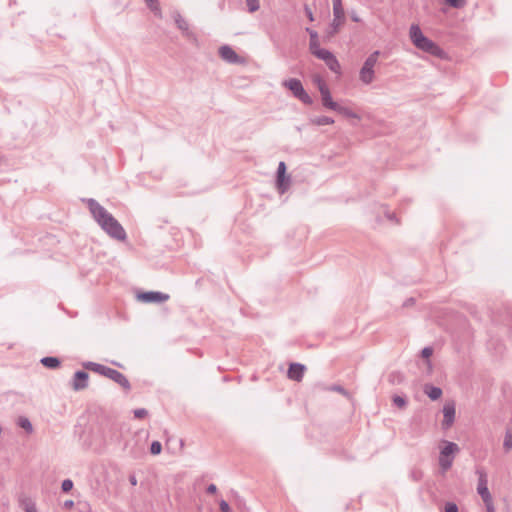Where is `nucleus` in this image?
I'll return each mask as SVG.
<instances>
[{
	"instance_id": "nucleus-1",
	"label": "nucleus",
	"mask_w": 512,
	"mask_h": 512,
	"mask_svg": "<svg viewBox=\"0 0 512 512\" xmlns=\"http://www.w3.org/2000/svg\"><path fill=\"white\" fill-rule=\"evenodd\" d=\"M84 201L86 202L93 219L102 230H104L111 238L116 240L124 241L126 239L127 235L124 228L111 213H109L93 198L85 199Z\"/></svg>"
},
{
	"instance_id": "nucleus-2",
	"label": "nucleus",
	"mask_w": 512,
	"mask_h": 512,
	"mask_svg": "<svg viewBox=\"0 0 512 512\" xmlns=\"http://www.w3.org/2000/svg\"><path fill=\"white\" fill-rule=\"evenodd\" d=\"M409 36L413 45L428 54L443 58L444 51L432 40L427 38L421 31L420 27L416 24L411 25L409 30Z\"/></svg>"
},
{
	"instance_id": "nucleus-3",
	"label": "nucleus",
	"mask_w": 512,
	"mask_h": 512,
	"mask_svg": "<svg viewBox=\"0 0 512 512\" xmlns=\"http://www.w3.org/2000/svg\"><path fill=\"white\" fill-rule=\"evenodd\" d=\"M442 443L444 446L440 450L439 466L442 472H446L451 468L454 456L460 451V449L459 446L454 442L444 440Z\"/></svg>"
},
{
	"instance_id": "nucleus-4",
	"label": "nucleus",
	"mask_w": 512,
	"mask_h": 512,
	"mask_svg": "<svg viewBox=\"0 0 512 512\" xmlns=\"http://www.w3.org/2000/svg\"><path fill=\"white\" fill-rule=\"evenodd\" d=\"M379 54V51H374L373 53H371L366 58V60L363 63V66L359 71V79L365 85L371 84L375 79L374 67L377 64Z\"/></svg>"
},
{
	"instance_id": "nucleus-5",
	"label": "nucleus",
	"mask_w": 512,
	"mask_h": 512,
	"mask_svg": "<svg viewBox=\"0 0 512 512\" xmlns=\"http://www.w3.org/2000/svg\"><path fill=\"white\" fill-rule=\"evenodd\" d=\"M478 476L477 492L481 496L486 508L492 509V496L488 489L487 473L483 468H477Z\"/></svg>"
},
{
	"instance_id": "nucleus-6",
	"label": "nucleus",
	"mask_w": 512,
	"mask_h": 512,
	"mask_svg": "<svg viewBox=\"0 0 512 512\" xmlns=\"http://www.w3.org/2000/svg\"><path fill=\"white\" fill-rule=\"evenodd\" d=\"M283 86L288 88L292 92L294 97L302 101L304 104H312L313 100L303 88V85L300 80L296 78H290L283 82Z\"/></svg>"
},
{
	"instance_id": "nucleus-7",
	"label": "nucleus",
	"mask_w": 512,
	"mask_h": 512,
	"mask_svg": "<svg viewBox=\"0 0 512 512\" xmlns=\"http://www.w3.org/2000/svg\"><path fill=\"white\" fill-rule=\"evenodd\" d=\"M311 53L318 59L323 60L331 71L335 73L340 71V64L337 58L330 51L319 47Z\"/></svg>"
},
{
	"instance_id": "nucleus-8",
	"label": "nucleus",
	"mask_w": 512,
	"mask_h": 512,
	"mask_svg": "<svg viewBox=\"0 0 512 512\" xmlns=\"http://www.w3.org/2000/svg\"><path fill=\"white\" fill-rule=\"evenodd\" d=\"M169 298L168 294L158 291L142 292L137 295V299L145 303H163Z\"/></svg>"
},
{
	"instance_id": "nucleus-9",
	"label": "nucleus",
	"mask_w": 512,
	"mask_h": 512,
	"mask_svg": "<svg viewBox=\"0 0 512 512\" xmlns=\"http://www.w3.org/2000/svg\"><path fill=\"white\" fill-rule=\"evenodd\" d=\"M173 18H174L177 28L182 31L183 35L187 39H189L193 42H196L197 37H196L195 33L192 30H190L188 22L181 16V14L178 12H175L173 15Z\"/></svg>"
},
{
	"instance_id": "nucleus-10",
	"label": "nucleus",
	"mask_w": 512,
	"mask_h": 512,
	"mask_svg": "<svg viewBox=\"0 0 512 512\" xmlns=\"http://www.w3.org/2000/svg\"><path fill=\"white\" fill-rule=\"evenodd\" d=\"M104 376L119 384L125 390H130L131 388L126 376L113 368L107 367Z\"/></svg>"
},
{
	"instance_id": "nucleus-11",
	"label": "nucleus",
	"mask_w": 512,
	"mask_h": 512,
	"mask_svg": "<svg viewBox=\"0 0 512 512\" xmlns=\"http://www.w3.org/2000/svg\"><path fill=\"white\" fill-rule=\"evenodd\" d=\"M89 375L85 371H77L71 381V386L74 391L84 390L88 386Z\"/></svg>"
},
{
	"instance_id": "nucleus-12",
	"label": "nucleus",
	"mask_w": 512,
	"mask_h": 512,
	"mask_svg": "<svg viewBox=\"0 0 512 512\" xmlns=\"http://www.w3.org/2000/svg\"><path fill=\"white\" fill-rule=\"evenodd\" d=\"M455 405L453 402H447L443 407V422L442 426L443 428L447 429L451 427V425L454 423L455 420Z\"/></svg>"
},
{
	"instance_id": "nucleus-13",
	"label": "nucleus",
	"mask_w": 512,
	"mask_h": 512,
	"mask_svg": "<svg viewBox=\"0 0 512 512\" xmlns=\"http://www.w3.org/2000/svg\"><path fill=\"white\" fill-rule=\"evenodd\" d=\"M220 57L228 63L236 64L240 62V57L237 53L228 45H223L219 48Z\"/></svg>"
},
{
	"instance_id": "nucleus-14",
	"label": "nucleus",
	"mask_w": 512,
	"mask_h": 512,
	"mask_svg": "<svg viewBox=\"0 0 512 512\" xmlns=\"http://www.w3.org/2000/svg\"><path fill=\"white\" fill-rule=\"evenodd\" d=\"M305 366L300 363H292L288 369V377L295 381H300L303 378Z\"/></svg>"
},
{
	"instance_id": "nucleus-15",
	"label": "nucleus",
	"mask_w": 512,
	"mask_h": 512,
	"mask_svg": "<svg viewBox=\"0 0 512 512\" xmlns=\"http://www.w3.org/2000/svg\"><path fill=\"white\" fill-rule=\"evenodd\" d=\"M306 32L310 36L309 50L310 52H313L320 47L318 33L311 28H306Z\"/></svg>"
},
{
	"instance_id": "nucleus-16",
	"label": "nucleus",
	"mask_w": 512,
	"mask_h": 512,
	"mask_svg": "<svg viewBox=\"0 0 512 512\" xmlns=\"http://www.w3.org/2000/svg\"><path fill=\"white\" fill-rule=\"evenodd\" d=\"M424 392L433 401L438 400L442 395L441 388L432 385H425Z\"/></svg>"
},
{
	"instance_id": "nucleus-17",
	"label": "nucleus",
	"mask_w": 512,
	"mask_h": 512,
	"mask_svg": "<svg viewBox=\"0 0 512 512\" xmlns=\"http://www.w3.org/2000/svg\"><path fill=\"white\" fill-rule=\"evenodd\" d=\"M83 366H84V368H86L90 371L96 372L102 376H104L106 369H107V366H104L102 364H98L95 362H85L83 364Z\"/></svg>"
},
{
	"instance_id": "nucleus-18",
	"label": "nucleus",
	"mask_w": 512,
	"mask_h": 512,
	"mask_svg": "<svg viewBox=\"0 0 512 512\" xmlns=\"http://www.w3.org/2000/svg\"><path fill=\"white\" fill-rule=\"evenodd\" d=\"M83 366H84V368H86L90 371L96 372L102 376H104L106 369H107V366H104L102 364H98L95 362H85L83 364Z\"/></svg>"
},
{
	"instance_id": "nucleus-19",
	"label": "nucleus",
	"mask_w": 512,
	"mask_h": 512,
	"mask_svg": "<svg viewBox=\"0 0 512 512\" xmlns=\"http://www.w3.org/2000/svg\"><path fill=\"white\" fill-rule=\"evenodd\" d=\"M19 504L25 510V512L36 509L35 502L30 497L25 495L19 497Z\"/></svg>"
},
{
	"instance_id": "nucleus-20",
	"label": "nucleus",
	"mask_w": 512,
	"mask_h": 512,
	"mask_svg": "<svg viewBox=\"0 0 512 512\" xmlns=\"http://www.w3.org/2000/svg\"><path fill=\"white\" fill-rule=\"evenodd\" d=\"M344 21H336L333 19L331 24L329 25L327 31H326V37L328 39L332 38L335 34L338 33L340 27L343 25Z\"/></svg>"
},
{
	"instance_id": "nucleus-21",
	"label": "nucleus",
	"mask_w": 512,
	"mask_h": 512,
	"mask_svg": "<svg viewBox=\"0 0 512 512\" xmlns=\"http://www.w3.org/2000/svg\"><path fill=\"white\" fill-rule=\"evenodd\" d=\"M291 178L290 176L283 175V181L280 183L279 178L276 180L277 189L280 194H284L290 187Z\"/></svg>"
},
{
	"instance_id": "nucleus-22",
	"label": "nucleus",
	"mask_w": 512,
	"mask_h": 512,
	"mask_svg": "<svg viewBox=\"0 0 512 512\" xmlns=\"http://www.w3.org/2000/svg\"><path fill=\"white\" fill-rule=\"evenodd\" d=\"M40 362L49 369H55L60 365V360L57 357H43Z\"/></svg>"
},
{
	"instance_id": "nucleus-23",
	"label": "nucleus",
	"mask_w": 512,
	"mask_h": 512,
	"mask_svg": "<svg viewBox=\"0 0 512 512\" xmlns=\"http://www.w3.org/2000/svg\"><path fill=\"white\" fill-rule=\"evenodd\" d=\"M334 111H336L348 118L360 119V117L357 113H355L351 109L341 106L339 104H338V108H335Z\"/></svg>"
},
{
	"instance_id": "nucleus-24",
	"label": "nucleus",
	"mask_w": 512,
	"mask_h": 512,
	"mask_svg": "<svg viewBox=\"0 0 512 512\" xmlns=\"http://www.w3.org/2000/svg\"><path fill=\"white\" fill-rule=\"evenodd\" d=\"M148 8L158 17H162V11L158 0H144Z\"/></svg>"
},
{
	"instance_id": "nucleus-25",
	"label": "nucleus",
	"mask_w": 512,
	"mask_h": 512,
	"mask_svg": "<svg viewBox=\"0 0 512 512\" xmlns=\"http://www.w3.org/2000/svg\"><path fill=\"white\" fill-rule=\"evenodd\" d=\"M322 104L324 107L331 109L334 111L335 108H338V103L333 101L331 94H326L321 96Z\"/></svg>"
},
{
	"instance_id": "nucleus-26",
	"label": "nucleus",
	"mask_w": 512,
	"mask_h": 512,
	"mask_svg": "<svg viewBox=\"0 0 512 512\" xmlns=\"http://www.w3.org/2000/svg\"><path fill=\"white\" fill-rule=\"evenodd\" d=\"M333 19L336 21H344L345 13L342 4L333 5Z\"/></svg>"
},
{
	"instance_id": "nucleus-27",
	"label": "nucleus",
	"mask_w": 512,
	"mask_h": 512,
	"mask_svg": "<svg viewBox=\"0 0 512 512\" xmlns=\"http://www.w3.org/2000/svg\"><path fill=\"white\" fill-rule=\"evenodd\" d=\"M311 122L315 125H318V126H323V125H331L334 123V120L330 117H327V116H319V117H316V118H313L311 119Z\"/></svg>"
},
{
	"instance_id": "nucleus-28",
	"label": "nucleus",
	"mask_w": 512,
	"mask_h": 512,
	"mask_svg": "<svg viewBox=\"0 0 512 512\" xmlns=\"http://www.w3.org/2000/svg\"><path fill=\"white\" fill-rule=\"evenodd\" d=\"M503 448L506 452L512 449V430L507 429L504 436Z\"/></svg>"
},
{
	"instance_id": "nucleus-29",
	"label": "nucleus",
	"mask_w": 512,
	"mask_h": 512,
	"mask_svg": "<svg viewBox=\"0 0 512 512\" xmlns=\"http://www.w3.org/2000/svg\"><path fill=\"white\" fill-rule=\"evenodd\" d=\"M17 424L28 433L33 431V426L30 420L26 417H19Z\"/></svg>"
},
{
	"instance_id": "nucleus-30",
	"label": "nucleus",
	"mask_w": 512,
	"mask_h": 512,
	"mask_svg": "<svg viewBox=\"0 0 512 512\" xmlns=\"http://www.w3.org/2000/svg\"><path fill=\"white\" fill-rule=\"evenodd\" d=\"M245 1L247 4V7H248V11L251 13L256 12L260 7L259 0H245Z\"/></svg>"
},
{
	"instance_id": "nucleus-31",
	"label": "nucleus",
	"mask_w": 512,
	"mask_h": 512,
	"mask_svg": "<svg viewBox=\"0 0 512 512\" xmlns=\"http://www.w3.org/2000/svg\"><path fill=\"white\" fill-rule=\"evenodd\" d=\"M389 381L392 383V384H399L403 381V376L401 373L399 372H392L390 375H389Z\"/></svg>"
},
{
	"instance_id": "nucleus-32",
	"label": "nucleus",
	"mask_w": 512,
	"mask_h": 512,
	"mask_svg": "<svg viewBox=\"0 0 512 512\" xmlns=\"http://www.w3.org/2000/svg\"><path fill=\"white\" fill-rule=\"evenodd\" d=\"M283 175H286V165L281 161L277 168V178H279L280 183L283 181Z\"/></svg>"
},
{
	"instance_id": "nucleus-33",
	"label": "nucleus",
	"mask_w": 512,
	"mask_h": 512,
	"mask_svg": "<svg viewBox=\"0 0 512 512\" xmlns=\"http://www.w3.org/2000/svg\"><path fill=\"white\" fill-rule=\"evenodd\" d=\"M161 450H162V445L159 441H153L151 443V446H150L151 454L158 455V454H160Z\"/></svg>"
},
{
	"instance_id": "nucleus-34",
	"label": "nucleus",
	"mask_w": 512,
	"mask_h": 512,
	"mask_svg": "<svg viewBox=\"0 0 512 512\" xmlns=\"http://www.w3.org/2000/svg\"><path fill=\"white\" fill-rule=\"evenodd\" d=\"M73 481L71 479H65L61 483V489L63 492L67 493L73 489Z\"/></svg>"
},
{
	"instance_id": "nucleus-35",
	"label": "nucleus",
	"mask_w": 512,
	"mask_h": 512,
	"mask_svg": "<svg viewBox=\"0 0 512 512\" xmlns=\"http://www.w3.org/2000/svg\"><path fill=\"white\" fill-rule=\"evenodd\" d=\"M447 4H449L453 8H462L465 6V0H445Z\"/></svg>"
},
{
	"instance_id": "nucleus-36",
	"label": "nucleus",
	"mask_w": 512,
	"mask_h": 512,
	"mask_svg": "<svg viewBox=\"0 0 512 512\" xmlns=\"http://www.w3.org/2000/svg\"><path fill=\"white\" fill-rule=\"evenodd\" d=\"M393 403H394L397 407H399V408H403V407H405V405H406V400H405L403 397H401V396H394V397H393Z\"/></svg>"
},
{
	"instance_id": "nucleus-37",
	"label": "nucleus",
	"mask_w": 512,
	"mask_h": 512,
	"mask_svg": "<svg viewBox=\"0 0 512 512\" xmlns=\"http://www.w3.org/2000/svg\"><path fill=\"white\" fill-rule=\"evenodd\" d=\"M133 413H134V417L138 418V419H142V418L146 417L148 414L147 410L144 408L135 409L133 411Z\"/></svg>"
},
{
	"instance_id": "nucleus-38",
	"label": "nucleus",
	"mask_w": 512,
	"mask_h": 512,
	"mask_svg": "<svg viewBox=\"0 0 512 512\" xmlns=\"http://www.w3.org/2000/svg\"><path fill=\"white\" fill-rule=\"evenodd\" d=\"M445 512H459V511H458V507L455 503L448 502L445 505Z\"/></svg>"
},
{
	"instance_id": "nucleus-39",
	"label": "nucleus",
	"mask_w": 512,
	"mask_h": 512,
	"mask_svg": "<svg viewBox=\"0 0 512 512\" xmlns=\"http://www.w3.org/2000/svg\"><path fill=\"white\" fill-rule=\"evenodd\" d=\"M319 91H320L321 96L330 93L328 86L324 82H321V81L319 82Z\"/></svg>"
},
{
	"instance_id": "nucleus-40",
	"label": "nucleus",
	"mask_w": 512,
	"mask_h": 512,
	"mask_svg": "<svg viewBox=\"0 0 512 512\" xmlns=\"http://www.w3.org/2000/svg\"><path fill=\"white\" fill-rule=\"evenodd\" d=\"M433 354V349L431 347H425L421 351V355L423 358H429Z\"/></svg>"
},
{
	"instance_id": "nucleus-41",
	"label": "nucleus",
	"mask_w": 512,
	"mask_h": 512,
	"mask_svg": "<svg viewBox=\"0 0 512 512\" xmlns=\"http://www.w3.org/2000/svg\"><path fill=\"white\" fill-rule=\"evenodd\" d=\"M219 506L221 512H231L230 506L225 500H221Z\"/></svg>"
},
{
	"instance_id": "nucleus-42",
	"label": "nucleus",
	"mask_w": 512,
	"mask_h": 512,
	"mask_svg": "<svg viewBox=\"0 0 512 512\" xmlns=\"http://www.w3.org/2000/svg\"><path fill=\"white\" fill-rule=\"evenodd\" d=\"M304 11H305V14H306L307 18L310 21H314L313 12H312V10L310 9V7L308 5L304 6Z\"/></svg>"
},
{
	"instance_id": "nucleus-43",
	"label": "nucleus",
	"mask_w": 512,
	"mask_h": 512,
	"mask_svg": "<svg viewBox=\"0 0 512 512\" xmlns=\"http://www.w3.org/2000/svg\"><path fill=\"white\" fill-rule=\"evenodd\" d=\"M331 390L336 391V392H339V393H341V394H343V395H347L346 390H345L342 386H339V385H335V386H333V387L331 388Z\"/></svg>"
},
{
	"instance_id": "nucleus-44",
	"label": "nucleus",
	"mask_w": 512,
	"mask_h": 512,
	"mask_svg": "<svg viewBox=\"0 0 512 512\" xmlns=\"http://www.w3.org/2000/svg\"><path fill=\"white\" fill-rule=\"evenodd\" d=\"M206 491L209 494H215L217 492V487L215 484H210V485H208Z\"/></svg>"
},
{
	"instance_id": "nucleus-45",
	"label": "nucleus",
	"mask_w": 512,
	"mask_h": 512,
	"mask_svg": "<svg viewBox=\"0 0 512 512\" xmlns=\"http://www.w3.org/2000/svg\"><path fill=\"white\" fill-rule=\"evenodd\" d=\"M129 482L132 486H136L137 485V478L134 474H131L129 476Z\"/></svg>"
},
{
	"instance_id": "nucleus-46",
	"label": "nucleus",
	"mask_w": 512,
	"mask_h": 512,
	"mask_svg": "<svg viewBox=\"0 0 512 512\" xmlns=\"http://www.w3.org/2000/svg\"><path fill=\"white\" fill-rule=\"evenodd\" d=\"M74 506V502L72 500H66L64 502V507L67 508V509H70Z\"/></svg>"
},
{
	"instance_id": "nucleus-47",
	"label": "nucleus",
	"mask_w": 512,
	"mask_h": 512,
	"mask_svg": "<svg viewBox=\"0 0 512 512\" xmlns=\"http://www.w3.org/2000/svg\"><path fill=\"white\" fill-rule=\"evenodd\" d=\"M333 5L342 4V0H332Z\"/></svg>"
},
{
	"instance_id": "nucleus-48",
	"label": "nucleus",
	"mask_w": 512,
	"mask_h": 512,
	"mask_svg": "<svg viewBox=\"0 0 512 512\" xmlns=\"http://www.w3.org/2000/svg\"><path fill=\"white\" fill-rule=\"evenodd\" d=\"M352 19H353V21H356V22L359 21L357 16H353Z\"/></svg>"
},
{
	"instance_id": "nucleus-49",
	"label": "nucleus",
	"mask_w": 512,
	"mask_h": 512,
	"mask_svg": "<svg viewBox=\"0 0 512 512\" xmlns=\"http://www.w3.org/2000/svg\"><path fill=\"white\" fill-rule=\"evenodd\" d=\"M487 512H494V507L492 506V509L487 508Z\"/></svg>"
},
{
	"instance_id": "nucleus-50",
	"label": "nucleus",
	"mask_w": 512,
	"mask_h": 512,
	"mask_svg": "<svg viewBox=\"0 0 512 512\" xmlns=\"http://www.w3.org/2000/svg\"><path fill=\"white\" fill-rule=\"evenodd\" d=\"M26 512H37V509H32L31 511H26Z\"/></svg>"
}]
</instances>
